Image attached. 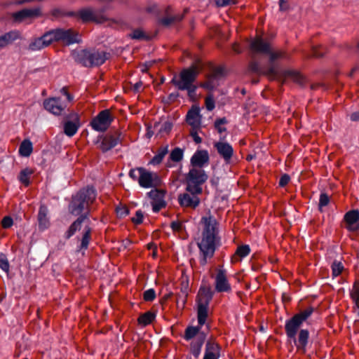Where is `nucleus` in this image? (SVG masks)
Here are the masks:
<instances>
[{
  "label": "nucleus",
  "instance_id": "nucleus-1",
  "mask_svg": "<svg viewBox=\"0 0 359 359\" xmlns=\"http://www.w3.org/2000/svg\"><path fill=\"white\" fill-rule=\"evenodd\" d=\"M97 191L93 186L88 185L80 189L72 196L68 205L69 212L78 217L74 220L64 234L66 240L73 236L77 231L81 230L82 224L86 222L82 232L79 250H86L92 239L93 229L90 226V205L95 202Z\"/></svg>",
  "mask_w": 359,
  "mask_h": 359
},
{
  "label": "nucleus",
  "instance_id": "nucleus-2",
  "mask_svg": "<svg viewBox=\"0 0 359 359\" xmlns=\"http://www.w3.org/2000/svg\"><path fill=\"white\" fill-rule=\"evenodd\" d=\"M251 48L257 52L269 54V60L267 67H262L256 62L248 63V73L254 72L268 76L273 79H282L283 83L286 79H291L294 82L303 85L304 78L298 72L291 69L283 70L276 62L278 59L287 58V54L285 52H272L269 44L262 39H256L251 43Z\"/></svg>",
  "mask_w": 359,
  "mask_h": 359
},
{
  "label": "nucleus",
  "instance_id": "nucleus-3",
  "mask_svg": "<svg viewBox=\"0 0 359 359\" xmlns=\"http://www.w3.org/2000/svg\"><path fill=\"white\" fill-rule=\"evenodd\" d=\"M204 224V229L202 233V239L198 243V247L202 255L200 264L205 266L207 259L214 256L216 250V225L217 221L214 217H203L201 219Z\"/></svg>",
  "mask_w": 359,
  "mask_h": 359
},
{
  "label": "nucleus",
  "instance_id": "nucleus-4",
  "mask_svg": "<svg viewBox=\"0 0 359 359\" xmlns=\"http://www.w3.org/2000/svg\"><path fill=\"white\" fill-rule=\"evenodd\" d=\"M200 63L201 61L198 60L189 67L182 69L178 76L175 75L172 77L170 83L175 86L179 90H184V88H187L189 85L196 81L201 70Z\"/></svg>",
  "mask_w": 359,
  "mask_h": 359
},
{
  "label": "nucleus",
  "instance_id": "nucleus-5",
  "mask_svg": "<svg viewBox=\"0 0 359 359\" xmlns=\"http://www.w3.org/2000/svg\"><path fill=\"white\" fill-rule=\"evenodd\" d=\"M208 176L201 168H192L186 175V191L192 195H199L203 192L202 185L208 180Z\"/></svg>",
  "mask_w": 359,
  "mask_h": 359
},
{
  "label": "nucleus",
  "instance_id": "nucleus-6",
  "mask_svg": "<svg viewBox=\"0 0 359 359\" xmlns=\"http://www.w3.org/2000/svg\"><path fill=\"white\" fill-rule=\"evenodd\" d=\"M314 309L313 307H308L305 310L294 315L290 319L285 322V330L288 338L293 339L296 343V335L298 330L313 313Z\"/></svg>",
  "mask_w": 359,
  "mask_h": 359
},
{
  "label": "nucleus",
  "instance_id": "nucleus-7",
  "mask_svg": "<svg viewBox=\"0 0 359 359\" xmlns=\"http://www.w3.org/2000/svg\"><path fill=\"white\" fill-rule=\"evenodd\" d=\"M52 42L62 43L65 46L81 42V35L74 29L57 28L50 30Z\"/></svg>",
  "mask_w": 359,
  "mask_h": 359
},
{
  "label": "nucleus",
  "instance_id": "nucleus-8",
  "mask_svg": "<svg viewBox=\"0 0 359 359\" xmlns=\"http://www.w3.org/2000/svg\"><path fill=\"white\" fill-rule=\"evenodd\" d=\"M122 133L119 130L110 131L106 134L100 135L97 137L96 144L102 153H106L118 144H122Z\"/></svg>",
  "mask_w": 359,
  "mask_h": 359
},
{
  "label": "nucleus",
  "instance_id": "nucleus-9",
  "mask_svg": "<svg viewBox=\"0 0 359 359\" xmlns=\"http://www.w3.org/2000/svg\"><path fill=\"white\" fill-rule=\"evenodd\" d=\"M114 116L108 109L100 111L96 116L92 118L90 126L97 132L104 133L114 121Z\"/></svg>",
  "mask_w": 359,
  "mask_h": 359
},
{
  "label": "nucleus",
  "instance_id": "nucleus-10",
  "mask_svg": "<svg viewBox=\"0 0 359 359\" xmlns=\"http://www.w3.org/2000/svg\"><path fill=\"white\" fill-rule=\"evenodd\" d=\"M139 172L138 182L140 187L143 188H156L161 184V180L158 175L144 168H137Z\"/></svg>",
  "mask_w": 359,
  "mask_h": 359
},
{
  "label": "nucleus",
  "instance_id": "nucleus-11",
  "mask_svg": "<svg viewBox=\"0 0 359 359\" xmlns=\"http://www.w3.org/2000/svg\"><path fill=\"white\" fill-rule=\"evenodd\" d=\"M81 126L79 115L74 111L65 116L64 133L69 137L74 136Z\"/></svg>",
  "mask_w": 359,
  "mask_h": 359
},
{
  "label": "nucleus",
  "instance_id": "nucleus-12",
  "mask_svg": "<svg viewBox=\"0 0 359 359\" xmlns=\"http://www.w3.org/2000/svg\"><path fill=\"white\" fill-rule=\"evenodd\" d=\"M166 191L164 189H154L147 193V196L151 201L152 210L158 212L161 209L165 208L167 203L165 201Z\"/></svg>",
  "mask_w": 359,
  "mask_h": 359
},
{
  "label": "nucleus",
  "instance_id": "nucleus-13",
  "mask_svg": "<svg viewBox=\"0 0 359 359\" xmlns=\"http://www.w3.org/2000/svg\"><path fill=\"white\" fill-rule=\"evenodd\" d=\"M43 104L45 109L55 116L61 115L67 107V105L62 102L61 98L58 97L46 99Z\"/></svg>",
  "mask_w": 359,
  "mask_h": 359
},
{
  "label": "nucleus",
  "instance_id": "nucleus-14",
  "mask_svg": "<svg viewBox=\"0 0 359 359\" xmlns=\"http://www.w3.org/2000/svg\"><path fill=\"white\" fill-rule=\"evenodd\" d=\"M109 53L104 51L95 50H88V67H98L102 65L108 59Z\"/></svg>",
  "mask_w": 359,
  "mask_h": 359
},
{
  "label": "nucleus",
  "instance_id": "nucleus-15",
  "mask_svg": "<svg viewBox=\"0 0 359 359\" xmlns=\"http://www.w3.org/2000/svg\"><path fill=\"white\" fill-rule=\"evenodd\" d=\"M178 202L182 208L196 209L200 204V198L198 195H192L187 192L178 196Z\"/></svg>",
  "mask_w": 359,
  "mask_h": 359
},
{
  "label": "nucleus",
  "instance_id": "nucleus-16",
  "mask_svg": "<svg viewBox=\"0 0 359 359\" xmlns=\"http://www.w3.org/2000/svg\"><path fill=\"white\" fill-rule=\"evenodd\" d=\"M52 39L50 31L46 32L41 37L34 39L29 44V50L32 51L39 50L52 43Z\"/></svg>",
  "mask_w": 359,
  "mask_h": 359
},
{
  "label": "nucleus",
  "instance_id": "nucleus-17",
  "mask_svg": "<svg viewBox=\"0 0 359 359\" xmlns=\"http://www.w3.org/2000/svg\"><path fill=\"white\" fill-rule=\"evenodd\" d=\"M210 157L207 150H197L191 158V165L195 168H203L209 163Z\"/></svg>",
  "mask_w": 359,
  "mask_h": 359
},
{
  "label": "nucleus",
  "instance_id": "nucleus-18",
  "mask_svg": "<svg viewBox=\"0 0 359 359\" xmlns=\"http://www.w3.org/2000/svg\"><path fill=\"white\" fill-rule=\"evenodd\" d=\"M346 228L349 231H357L359 229V210H352L347 212L344 217Z\"/></svg>",
  "mask_w": 359,
  "mask_h": 359
},
{
  "label": "nucleus",
  "instance_id": "nucleus-19",
  "mask_svg": "<svg viewBox=\"0 0 359 359\" xmlns=\"http://www.w3.org/2000/svg\"><path fill=\"white\" fill-rule=\"evenodd\" d=\"M215 290L218 292H228L231 290L224 270L219 269L217 271L215 278Z\"/></svg>",
  "mask_w": 359,
  "mask_h": 359
},
{
  "label": "nucleus",
  "instance_id": "nucleus-20",
  "mask_svg": "<svg viewBox=\"0 0 359 359\" xmlns=\"http://www.w3.org/2000/svg\"><path fill=\"white\" fill-rule=\"evenodd\" d=\"M214 147L225 162L229 163L233 153L232 147L229 143L222 142H216Z\"/></svg>",
  "mask_w": 359,
  "mask_h": 359
},
{
  "label": "nucleus",
  "instance_id": "nucleus-21",
  "mask_svg": "<svg viewBox=\"0 0 359 359\" xmlns=\"http://www.w3.org/2000/svg\"><path fill=\"white\" fill-rule=\"evenodd\" d=\"M186 121L187 123L193 128V129H196L200 127L201 115L198 107L194 106L188 111L186 116Z\"/></svg>",
  "mask_w": 359,
  "mask_h": 359
},
{
  "label": "nucleus",
  "instance_id": "nucleus-22",
  "mask_svg": "<svg viewBox=\"0 0 359 359\" xmlns=\"http://www.w3.org/2000/svg\"><path fill=\"white\" fill-rule=\"evenodd\" d=\"M48 210L46 205L41 204L39 209L37 220L39 229L40 231H44L50 226V220L48 217Z\"/></svg>",
  "mask_w": 359,
  "mask_h": 359
},
{
  "label": "nucleus",
  "instance_id": "nucleus-23",
  "mask_svg": "<svg viewBox=\"0 0 359 359\" xmlns=\"http://www.w3.org/2000/svg\"><path fill=\"white\" fill-rule=\"evenodd\" d=\"M41 11L39 8H24L13 14V18L16 22H22L27 18H36L40 15Z\"/></svg>",
  "mask_w": 359,
  "mask_h": 359
},
{
  "label": "nucleus",
  "instance_id": "nucleus-24",
  "mask_svg": "<svg viewBox=\"0 0 359 359\" xmlns=\"http://www.w3.org/2000/svg\"><path fill=\"white\" fill-rule=\"evenodd\" d=\"M88 50L89 49L74 50L72 52V56L75 62L85 67L88 65Z\"/></svg>",
  "mask_w": 359,
  "mask_h": 359
},
{
  "label": "nucleus",
  "instance_id": "nucleus-25",
  "mask_svg": "<svg viewBox=\"0 0 359 359\" xmlns=\"http://www.w3.org/2000/svg\"><path fill=\"white\" fill-rule=\"evenodd\" d=\"M20 35L18 31L12 30L0 36V49L4 48L8 45L18 39Z\"/></svg>",
  "mask_w": 359,
  "mask_h": 359
},
{
  "label": "nucleus",
  "instance_id": "nucleus-26",
  "mask_svg": "<svg viewBox=\"0 0 359 359\" xmlns=\"http://www.w3.org/2000/svg\"><path fill=\"white\" fill-rule=\"evenodd\" d=\"M198 304L209 305L213 297V292L210 287H201L198 291Z\"/></svg>",
  "mask_w": 359,
  "mask_h": 359
},
{
  "label": "nucleus",
  "instance_id": "nucleus-27",
  "mask_svg": "<svg viewBox=\"0 0 359 359\" xmlns=\"http://www.w3.org/2000/svg\"><path fill=\"white\" fill-rule=\"evenodd\" d=\"M206 335L204 332L200 333L196 339L190 344L191 353L195 358H198L201 353V348L205 340Z\"/></svg>",
  "mask_w": 359,
  "mask_h": 359
},
{
  "label": "nucleus",
  "instance_id": "nucleus-28",
  "mask_svg": "<svg viewBox=\"0 0 359 359\" xmlns=\"http://www.w3.org/2000/svg\"><path fill=\"white\" fill-rule=\"evenodd\" d=\"M76 13L77 15L76 17H79L84 23L89 22H99L91 8H82L76 12Z\"/></svg>",
  "mask_w": 359,
  "mask_h": 359
},
{
  "label": "nucleus",
  "instance_id": "nucleus-29",
  "mask_svg": "<svg viewBox=\"0 0 359 359\" xmlns=\"http://www.w3.org/2000/svg\"><path fill=\"white\" fill-rule=\"evenodd\" d=\"M309 332L307 330H301L298 334V339H296L295 345L302 352L306 351V346L308 344Z\"/></svg>",
  "mask_w": 359,
  "mask_h": 359
},
{
  "label": "nucleus",
  "instance_id": "nucleus-30",
  "mask_svg": "<svg viewBox=\"0 0 359 359\" xmlns=\"http://www.w3.org/2000/svg\"><path fill=\"white\" fill-rule=\"evenodd\" d=\"M168 153V146L161 147L157 151V154L150 160L149 164L157 165L162 163L164 157Z\"/></svg>",
  "mask_w": 359,
  "mask_h": 359
},
{
  "label": "nucleus",
  "instance_id": "nucleus-31",
  "mask_svg": "<svg viewBox=\"0 0 359 359\" xmlns=\"http://www.w3.org/2000/svg\"><path fill=\"white\" fill-rule=\"evenodd\" d=\"M33 151L32 142L29 139L24 140L19 147V154L21 156L28 157Z\"/></svg>",
  "mask_w": 359,
  "mask_h": 359
},
{
  "label": "nucleus",
  "instance_id": "nucleus-32",
  "mask_svg": "<svg viewBox=\"0 0 359 359\" xmlns=\"http://www.w3.org/2000/svg\"><path fill=\"white\" fill-rule=\"evenodd\" d=\"M209 305H203L202 304H198L197 309V316L198 325L203 326L208 318V310Z\"/></svg>",
  "mask_w": 359,
  "mask_h": 359
},
{
  "label": "nucleus",
  "instance_id": "nucleus-33",
  "mask_svg": "<svg viewBox=\"0 0 359 359\" xmlns=\"http://www.w3.org/2000/svg\"><path fill=\"white\" fill-rule=\"evenodd\" d=\"M156 318V314L150 311H147L142 314H141L138 318L137 322L139 325H141L142 326H147L155 320Z\"/></svg>",
  "mask_w": 359,
  "mask_h": 359
},
{
  "label": "nucleus",
  "instance_id": "nucleus-34",
  "mask_svg": "<svg viewBox=\"0 0 359 359\" xmlns=\"http://www.w3.org/2000/svg\"><path fill=\"white\" fill-rule=\"evenodd\" d=\"M351 297L355 303L354 311L359 316V281H355L351 291Z\"/></svg>",
  "mask_w": 359,
  "mask_h": 359
},
{
  "label": "nucleus",
  "instance_id": "nucleus-35",
  "mask_svg": "<svg viewBox=\"0 0 359 359\" xmlns=\"http://www.w3.org/2000/svg\"><path fill=\"white\" fill-rule=\"evenodd\" d=\"M34 174V170L26 168L22 169L18 177V180L24 184L25 187H28L30 184L29 177Z\"/></svg>",
  "mask_w": 359,
  "mask_h": 359
},
{
  "label": "nucleus",
  "instance_id": "nucleus-36",
  "mask_svg": "<svg viewBox=\"0 0 359 359\" xmlns=\"http://www.w3.org/2000/svg\"><path fill=\"white\" fill-rule=\"evenodd\" d=\"M247 256V245L238 246L231 257V262L235 264L241 262L242 259Z\"/></svg>",
  "mask_w": 359,
  "mask_h": 359
},
{
  "label": "nucleus",
  "instance_id": "nucleus-37",
  "mask_svg": "<svg viewBox=\"0 0 359 359\" xmlns=\"http://www.w3.org/2000/svg\"><path fill=\"white\" fill-rule=\"evenodd\" d=\"M201 326L197 327L188 326L184 332V339L187 341H189L193 339L197 334H200L202 332H200Z\"/></svg>",
  "mask_w": 359,
  "mask_h": 359
},
{
  "label": "nucleus",
  "instance_id": "nucleus-38",
  "mask_svg": "<svg viewBox=\"0 0 359 359\" xmlns=\"http://www.w3.org/2000/svg\"><path fill=\"white\" fill-rule=\"evenodd\" d=\"M188 296V292L187 291V287L184 290H181L180 293L176 294V304L178 309H183L187 303V299Z\"/></svg>",
  "mask_w": 359,
  "mask_h": 359
},
{
  "label": "nucleus",
  "instance_id": "nucleus-39",
  "mask_svg": "<svg viewBox=\"0 0 359 359\" xmlns=\"http://www.w3.org/2000/svg\"><path fill=\"white\" fill-rule=\"evenodd\" d=\"M218 86V83H217V80L212 77L210 74H208L206 76V81L205 82L201 83L200 87L208 90H212Z\"/></svg>",
  "mask_w": 359,
  "mask_h": 359
},
{
  "label": "nucleus",
  "instance_id": "nucleus-40",
  "mask_svg": "<svg viewBox=\"0 0 359 359\" xmlns=\"http://www.w3.org/2000/svg\"><path fill=\"white\" fill-rule=\"evenodd\" d=\"M130 39L136 40L149 41L151 39L150 36L147 35L142 29L137 28L134 29L132 33L128 34Z\"/></svg>",
  "mask_w": 359,
  "mask_h": 359
},
{
  "label": "nucleus",
  "instance_id": "nucleus-41",
  "mask_svg": "<svg viewBox=\"0 0 359 359\" xmlns=\"http://www.w3.org/2000/svg\"><path fill=\"white\" fill-rule=\"evenodd\" d=\"M183 18L184 15H175L160 19V23L164 27H168L175 22H180Z\"/></svg>",
  "mask_w": 359,
  "mask_h": 359
},
{
  "label": "nucleus",
  "instance_id": "nucleus-42",
  "mask_svg": "<svg viewBox=\"0 0 359 359\" xmlns=\"http://www.w3.org/2000/svg\"><path fill=\"white\" fill-rule=\"evenodd\" d=\"M184 151L179 148L175 147L170 154L169 160L175 163L180 162L183 159Z\"/></svg>",
  "mask_w": 359,
  "mask_h": 359
},
{
  "label": "nucleus",
  "instance_id": "nucleus-43",
  "mask_svg": "<svg viewBox=\"0 0 359 359\" xmlns=\"http://www.w3.org/2000/svg\"><path fill=\"white\" fill-rule=\"evenodd\" d=\"M51 14L55 18L76 17L77 15V13L75 11H65L60 8L53 9Z\"/></svg>",
  "mask_w": 359,
  "mask_h": 359
},
{
  "label": "nucleus",
  "instance_id": "nucleus-44",
  "mask_svg": "<svg viewBox=\"0 0 359 359\" xmlns=\"http://www.w3.org/2000/svg\"><path fill=\"white\" fill-rule=\"evenodd\" d=\"M220 347L219 344L215 341H208L205 345V353H212L215 355H219Z\"/></svg>",
  "mask_w": 359,
  "mask_h": 359
},
{
  "label": "nucleus",
  "instance_id": "nucleus-45",
  "mask_svg": "<svg viewBox=\"0 0 359 359\" xmlns=\"http://www.w3.org/2000/svg\"><path fill=\"white\" fill-rule=\"evenodd\" d=\"M333 277L339 276L344 270V266L341 262L334 261L331 266Z\"/></svg>",
  "mask_w": 359,
  "mask_h": 359
},
{
  "label": "nucleus",
  "instance_id": "nucleus-46",
  "mask_svg": "<svg viewBox=\"0 0 359 359\" xmlns=\"http://www.w3.org/2000/svg\"><path fill=\"white\" fill-rule=\"evenodd\" d=\"M228 123L227 119L225 117L219 118L216 119L214 123L215 128L217 130L219 133H222L226 131V128L225 127H222V125L226 124Z\"/></svg>",
  "mask_w": 359,
  "mask_h": 359
},
{
  "label": "nucleus",
  "instance_id": "nucleus-47",
  "mask_svg": "<svg viewBox=\"0 0 359 359\" xmlns=\"http://www.w3.org/2000/svg\"><path fill=\"white\" fill-rule=\"evenodd\" d=\"M330 203V197L326 193H321L319 198L318 209L323 212V208L327 205Z\"/></svg>",
  "mask_w": 359,
  "mask_h": 359
},
{
  "label": "nucleus",
  "instance_id": "nucleus-48",
  "mask_svg": "<svg viewBox=\"0 0 359 359\" xmlns=\"http://www.w3.org/2000/svg\"><path fill=\"white\" fill-rule=\"evenodd\" d=\"M10 264L7 259V256L4 254H0V268L6 272L9 271Z\"/></svg>",
  "mask_w": 359,
  "mask_h": 359
},
{
  "label": "nucleus",
  "instance_id": "nucleus-49",
  "mask_svg": "<svg viewBox=\"0 0 359 359\" xmlns=\"http://www.w3.org/2000/svg\"><path fill=\"white\" fill-rule=\"evenodd\" d=\"M156 296L155 290L151 288L144 292L143 299L145 302H152L155 299Z\"/></svg>",
  "mask_w": 359,
  "mask_h": 359
},
{
  "label": "nucleus",
  "instance_id": "nucleus-50",
  "mask_svg": "<svg viewBox=\"0 0 359 359\" xmlns=\"http://www.w3.org/2000/svg\"><path fill=\"white\" fill-rule=\"evenodd\" d=\"M325 48L322 46H313L311 50V53L309 57H323L325 54Z\"/></svg>",
  "mask_w": 359,
  "mask_h": 359
},
{
  "label": "nucleus",
  "instance_id": "nucleus-51",
  "mask_svg": "<svg viewBox=\"0 0 359 359\" xmlns=\"http://www.w3.org/2000/svg\"><path fill=\"white\" fill-rule=\"evenodd\" d=\"M198 87L194 83L188 86L187 88H184V90L187 91V95L190 100H194L196 95V90Z\"/></svg>",
  "mask_w": 359,
  "mask_h": 359
},
{
  "label": "nucleus",
  "instance_id": "nucleus-52",
  "mask_svg": "<svg viewBox=\"0 0 359 359\" xmlns=\"http://www.w3.org/2000/svg\"><path fill=\"white\" fill-rule=\"evenodd\" d=\"M210 74L217 81L224 76V69L222 67H215Z\"/></svg>",
  "mask_w": 359,
  "mask_h": 359
},
{
  "label": "nucleus",
  "instance_id": "nucleus-53",
  "mask_svg": "<svg viewBox=\"0 0 359 359\" xmlns=\"http://www.w3.org/2000/svg\"><path fill=\"white\" fill-rule=\"evenodd\" d=\"M144 214L141 210L136 211L135 217L131 218L132 222L135 225L141 224L143 222Z\"/></svg>",
  "mask_w": 359,
  "mask_h": 359
},
{
  "label": "nucleus",
  "instance_id": "nucleus-54",
  "mask_svg": "<svg viewBox=\"0 0 359 359\" xmlns=\"http://www.w3.org/2000/svg\"><path fill=\"white\" fill-rule=\"evenodd\" d=\"M1 226L4 229H9L11 228L13 224V219L11 216H5L3 217L1 220Z\"/></svg>",
  "mask_w": 359,
  "mask_h": 359
},
{
  "label": "nucleus",
  "instance_id": "nucleus-55",
  "mask_svg": "<svg viewBox=\"0 0 359 359\" xmlns=\"http://www.w3.org/2000/svg\"><path fill=\"white\" fill-rule=\"evenodd\" d=\"M116 212L117 216L120 218L125 217L130 212L129 209L126 206H118L116 208Z\"/></svg>",
  "mask_w": 359,
  "mask_h": 359
},
{
  "label": "nucleus",
  "instance_id": "nucleus-56",
  "mask_svg": "<svg viewBox=\"0 0 359 359\" xmlns=\"http://www.w3.org/2000/svg\"><path fill=\"white\" fill-rule=\"evenodd\" d=\"M172 126V123L169 121H167L164 122L163 124L161 126V128L159 129V133H164L168 134L171 131Z\"/></svg>",
  "mask_w": 359,
  "mask_h": 359
},
{
  "label": "nucleus",
  "instance_id": "nucleus-57",
  "mask_svg": "<svg viewBox=\"0 0 359 359\" xmlns=\"http://www.w3.org/2000/svg\"><path fill=\"white\" fill-rule=\"evenodd\" d=\"M205 107L207 110L212 111L214 109L215 104V100L212 95H208L205 98Z\"/></svg>",
  "mask_w": 359,
  "mask_h": 359
},
{
  "label": "nucleus",
  "instance_id": "nucleus-58",
  "mask_svg": "<svg viewBox=\"0 0 359 359\" xmlns=\"http://www.w3.org/2000/svg\"><path fill=\"white\" fill-rule=\"evenodd\" d=\"M215 2L217 7H224L236 4L235 0H215Z\"/></svg>",
  "mask_w": 359,
  "mask_h": 359
},
{
  "label": "nucleus",
  "instance_id": "nucleus-59",
  "mask_svg": "<svg viewBox=\"0 0 359 359\" xmlns=\"http://www.w3.org/2000/svg\"><path fill=\"white\" fill-rule=\"evenodd\" d=\"M146 11L149 13H153L156 15H158L161 13V11L158 9V5L156 4H151L149 5L146 8Z\"/></svg>",
  "mask_w": 359,
  "mask_h": 359
},
{
  "label": "nucleus",
  "instance_id": "nucleus-60",
  "mask_svg": "<svg viewBox=\"0 0 359 359\" xmlns=\"http://www.w3.org/2000/svg\"><path fill=\"white\" fill-rule=\"evenodd\" d=\"M170 227L173 231L180 232L182 230L183 225L179 221H173L170 224Z\"/></svg>",
  "mask_w": 359,
  "mask_h": 359
},
{
  "label": "nucleus",
  "instance_id": "nucleus-61",
  "mask_svg": "<svg viewBox=\"0 0 359 359\" xmlns=\"http://www.w3.org/2000/svg\"><path fill=\"white\" fill-rule=\"evenodd\" d=\"M290 180V177L287 174L283 175L279 180V186L283 187L286 186Z\"/></svg>",
  "mask_w": 359,
  "mask_h": 359
},
{
  "label": "nucleus",
  "instance_id": "nucleus-62",
  "mask_svg": "<svg viewBox=\"0 0 359 359\" xmlns=\"http://www.w3.org/2000/svg\"><path fill=\"white\" fill-rule=\"evenodd\" d=\"M178 97H179L178 93H172L168 96L165 103L171 104V103L174 102Z\"/></svg>",
  "mask_w": 359,
  "mask_h": 359
},
{
  "label": "nucleus",
  "instance_id": "nucleus-63",
  "mask_svg": "<svg viewBox=\"0 0 359 359\" xmlns=\"http://www.w3.org/2000/svg\"><path fill=\"white\" fill-rule=\"evenodd\" d=\"M60 92H61L64 95H65V96H66L67 100V101H68L69 102H72V101L73 100L74 97H73V95H72V94H70V93H69L67 87H63V88L61 89Z\"/></svg>",
  "mask_w": 359,
  "mask_h": 359
},
{
  "label": "nucleus",
  "instance_id": "nucleus-64",
  "mask_svg": "<svg viewBox=\"0 0 359 359\" xmlns=\"http://www.w3.org/2000/svg\"><path fill=\"white\" fill-rule=\"evenodd\" d=\"M219 355H215L212 353H205L203 359H219Z\"/></svg>",
  "mask_w": 359,
  "mask_h": 359
}]
</instances>
